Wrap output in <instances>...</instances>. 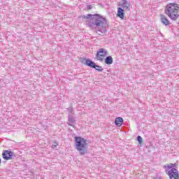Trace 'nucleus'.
Wrapping results in <instances>:
<instances>
[{
	"instance_id": "nucleus-18",
	"label": "nucleus",
	"mask_w": 179,
	"mask_h": 179,
	"mask_svg": "<svg viewBox=\"0 0 179 179\" xmlns=\"http://www.w3.org/2000/svg\"><path fill=\"white\" fill-rule=\"evenodd\" d=\"M153 179H163L161 176H157Z\"/></svg>"
},
{
	"instance_id": "nucleus-13",
	"label": "nucleus",
	"mask_w": 179,
	"mask_h": 179,
	"mask_svg": "<svg viewBox=\"0 0 179 179\" xmlns=\"http://www.w3.org/2000/svg\"><path fill=\"white\" fill-rule=\"evenodd\" d=\"M113 57H111V56H108L105 59V64H106V65H111V64H113Z\"/></svg>"
},
{
	"instance_id": "nucleus-17",
	"label": "nucleus",
	"mask_w": 179,
	"mask_h": 179,
	"mask_svg": "<svg viewBox=\"0 0 179 179\" xmlns=\"http://www.w3.org/2000/svg\"><path fill=\"white\" fill-rule=\"evenodd\" d=\"M137 141H138V142L140 143V145L142 143V141H143V139H142V137L141 136H137Z\"/></svg>"
},
{
	"instance_id": "nucleus-16",
	"label": "nucleus",
	"mask_w": 179,
	"mask_h": 179,
	"mask_svg": "<svg viewBox=\"0 0 179 179\" xmlns=\"http://www.w3.org/2000/svg\"><path fill=\"white\" fill-rule=\"evenodd\" d=\"M57 148H58V143L54 142V143L52 145V148L55 149Z\"/></svg>"
},
{
	"instance_id": "nucleus-8",
	"label": "nucleus",
	"mask_w": 179,
	"mask_h": 179,
	"mask_svg": "<svg viewBox=\"0 0 179 179\" xmlns=\"http://www.w3.org/2000/svg\"><path fill=\"white\" fill-rule=\"evenodd\" d=\"M160 19L162 24H164V26H169L170 24V21L169 20V18L166 17L164 15H160Z\"/></svg>"
},
{
	"instance_id": "nucleus-21",
	"label": "nucleus",
	"mask_w": 179,
	"mask_h": 179,
	"mask_svg": "<svg viewBox=\"0 0 179 179\" xmlns=\"http://www.w3.org/2000/svg\"><path fill=\"white\" fill-rule=\"evenodd\" d=\"M0 164H1V158H0Z\"/></svg>"
},
{
	"instance_id": "nucleus-1",
	"label": "nucleus",
	"mask_w": 179,
	"mask_h": 179,
	"mask_svg": "<svg viewBox=\"0 0 179 179\" xmlns=\"http://www.w3.org/2000/svg\"><path fill=\"white\" fill-rule=\"evenodd\" d=\"M91 17L88 20V26L90 29H95L96 33H102L104 34L107 31V20L103 16L95 14L94 15H89Z\"/></svg>"
},
{
	"instance_id": "nucleus-2",
	"label": "nucleus",
	"mask_w": 179,
	"mask_h": 179,
	"mask_svg": "<svg viewBox=\"0 0 179 179\" xmlns=\"http://www.w3.org/2000/svg\"><path fill=\"white\" fill-rule=\"evenodd\" d=\"M164 12L171 20H177L179 17V5L176 3H168Z\"/></svg>"
},
{
	"instance_id": "nucleus-10",
	"label": "nucleus",
	"mask_w": 179,
	"mask_h": 179,
	"mask_svg": "<svg viewBox=\"0 0 179 179\" xmlns=\"http://www.w3.org/2000/svg\"><path fill=\"white\" fill-rule=\"evenodd\" d=\"M122 122H124V119L121 117H118L115 118V124L117 127H121L122 125Z\"/></svg>"
},
{
	"instance_id": "nucleus-3",
	"label": "nucleus",
	"mask_w": 179,
	"mask_h": 179,
	"mask_svg": "<svg viewBox=\"0 0 179 179\" xmlns=\"http://www.w3.org/2000/svg\"><path fill=\"white\" fill-rule=\"evenodd\" d=\"M75 146L76 150L79 152L81 156H84L87 153V150H89V144L87 143V141L82 137H75Z\"/></svg>"
},
{
	"instance_id": "nucleus-9",
	"label": "nucleus",
	"mask_w": 179,
	"mask_h": 179,
	"mask_svg": "<svg viewBox=\"0 0 179 179\" xmlns=\"http://www.w3.org/2000/svg\"><path fill=\"white\" fill-rule=\"evenodd\" d=\"M125 15V10L121 7H119L117 8V16L118 17H120V19H124V16Z\"/></svg>"
},
{
	"instance_id": "nucleus-15",
	"label": "nucleus",
	"mask_w": 179,
	"mask_h": 179,
	"mask_svg": "<svg viewBox=\"0 0 179 179\" xmlns=\"http://www.w3.org/2000/svg\"><path fill=\"white\" fill-rule=\"evenodd\" d=\"M165 167H167V169H169V170H172L173 169V164H169L165 165Z\"/></svg>"
},
{
	"instance_id": "nucleus-5",
	"label": "nucleus",
	"mask_w": 179,
	"mask_h": 179,
	"mask_svg": "<svg viewBox=\"0 0 179 179\" xmlns=\"http://www.w3.org/2000/svg\"><path fill=\"white\" fill-rule=\"evenodd\" d=\"M108 52L104 48H101L96 53V58L98 61H103V57H107Z\"/></svg>"
},
{
	"instance_id": "nucleus-11",
	"label": "nucleus",
	"mask_w": 179,
	"mask_h": 179,
	"mask_svg": "<svg viewBox=\"0 0 179 179\" xmlns=\"http://www.w3.org/2000/svg\"><path fill=\"white\" fill-rule=\"evenodd\" d=\"M85 65H87V66H90V68H94V65H96V63L94 62H92L90 59H87L85 60Z\"/></svg>"
},
{
	"instance_id": "nucleus-20",
	"label": "nucleus",
	"mask_w": 179,
	"mask_h": 179,
	"mask_svg": "<svg viewBox=\"0 0 179 179\" xmlns=\"http://www.w3.org/2000/svg\"><path fill=\"white\" fill-rule=\"evenodd\" d=\"M71 113H72V108H71Z\"/></svg>"
},
{
	"instance_id": "nucleus-7",
	"label": "nucleus",
	"mask_w": 179,
	"mask_h": 179,
	"mask_svg": "<svg viewBox=\"0 0 179 179\" xmlns=\"http://www.w3.org/2000/svg\"><path fill=\"white\" fill-rule=\"evenodd\" d=\"M3 159L4 160H12V157L13 156V152L9 150H5L2 153Z\"/></svg>"
},
{
	"instance_id": "nucleus-12",
	"label": "nucleus",
	"mask_w": 179,
	"mask_h": 179,
	"mask_svg": "<svg viewBox=\"0 0 179 179\" xmlns=\"http://www.w3.org/2000/svg\"><path fill=\"white\" fill-rule=\"evenodd\" d=\"M68 124L70 125V127H74L75 125V118L72 117L71 115H69V119H68Z\"/></svg>"
},
{
	"instance_id": "nucleus-6",
	"label": "nucleus",
	"mask_w": 179,
	"mask_h": 179,
	"mask_svg": "<svg viewBox=\"0 0 179 179\" xmlns=\"http://www.w3.org/2000/svg\"><path fill=\"white\" fill-rule=\"evenodd\" d=\"M119 5L125 10H131V3L127 0H122Z\"/></svg>"
},
{
	"instance_id": "nucleus-4",
	"label": "nucleus",
	"mask_w": 179,
	"mask_h": 179,
	"mask_svg": "<svg viewBox=\"0 0 179 179\" xmlns=\"http://www.w3.org/2000/svg\"><path fill=\"white\" fill-rule=\"evenodd\" d=\"M168 176L170 179H179L178 170L177 169H167Z\"/></svg>"
},
{
	"instance_id": "nucleus-14",
	"label": "nucleus",
	"mask_w": 179,
	"mask_h": 179,
	"mask_svg": "<svg viewBox=\"0 0 179 179\" xmlns=\"http://www.w3.org/2000/svg\"><path fill=\"white\" fill-rule=\"evenodd\" d=\"M93 68H94V69H96V71H98L99 72H103V67H101V66L95 64Z\"/></svg>"
},
{
	"instance_id": "nucleus-19",
	"label": "nucleus",
	"mask_w": 179,
	"mask_h": 179,
	"mask_svg": "<svg viewBox=\"0 0 179 179\" xmlns=\"http://www.w3.org/2000/svg\"><path fill=\"white\" fill-rule=\"evenodd\" d=\"M172 169H176V164H172Z\"/></svg>"
}]
</instances>
